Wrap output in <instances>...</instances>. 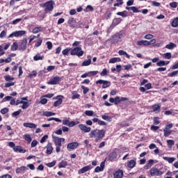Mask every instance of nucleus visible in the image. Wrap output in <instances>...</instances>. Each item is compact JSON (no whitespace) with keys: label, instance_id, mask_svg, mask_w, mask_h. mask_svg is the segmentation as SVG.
<instances>
[{"label":"nucleus","instance_id":"obj_2","mask_svg":"<svg viewBox=\"0 0 178 178\" xmlns=\"http://www.w3.org/2000/svg\"><path fill=\"white\" fill-rule=\"evenodd\" d=\"M123 38H124V33L120 32L111 36L108 40V41H109L111 44H113L114 45H116L117 44H119V42H122V41H123Z\"/></svg>","mask_w":178,"mask_h":178},{"label":"nucleus","instance_id":"obj_10","mask_svg":"<svg viewBox=\"0 0 178 178\" xmlns=\"http://www.w3.org/2000/svg\"><path fill=\"white\" fill-rule=\"evenodd\" d=\"M26 34V31H16L9 35L8 38H13V37H22Z\"/></svg>","mask_w":178,"mask_h":178},{"label":"nucleus","instance_id":"obj_25","mask_svg":"<svg viewBox=\"0 0 178 178\" xmlns=\"http://www.w3.org/2000/svg\"><path fill=\"white\" fill-rule=\"evenodd\" d=\"M14 152H19L20 154H24L26 149H22L21 146H15L13 149Z\"/></svg>","mask_w":178,"mask_h":178},{"label":"nucleus","instance_id":"obj_64","mask_svg":"<svg viewBox=\"0 0 178 178\" xmlns=\"http://www.w3.org/2000/svg\"><path fill=\"white\" fill-rule=\"evenodd\" d=\"M46 45H47V49H52V47H53V45H52V42H46Z\"/></svg>","mask_w":178,"mask_h":178},{"label":"nucleus","instance_id":"obj_8","mask_svg":"<svg viewBox=\"0 0 178 178\" xmlns=\"http://www.w3.org/2000/svg\"><path fill=\"white\" fill-rule=\"evenodd\" d=\"M53 141L56 146L62 147V143H65V138H58L56 136H52Z\"/></svg>","mask_w":178,"mask_h":178},{"label":"nucleus","instance_id":"obj_52","mask_svg":"<svg viewBox=\"0 0 178 178\" xmlns=\"http://www.w3.org/2000/svg\"><path fill=\"white\" fill-rule=\"evenodd\" d=\"M6 81H13L15 80L14 77H11L10 75H6L4 76Z\"/></svg>","mask_w":178,"mask_h":178},{"label":"nucleus","instance_id":"obj_4","mask_svg":"<svg viewBox=\"0 0 178 178\" xmlns=\"http://www.w3.org/2000/svg\"><path fill=\"white\" fill-rule=\"evenodd\" d=\"M29 98L27 97H22L20 99H17L15 105H20L22 104V109H27L29 106H30V103H29Z\"/></svg>","mask_w":178,"mask_h":178},{"label":"nucleus","instance_id":"obj_54","mask_svg":"<svg viewBox=\"0 0 178 178\" xmlns=\"http://www.w3.org/2000/svg\"><path fill=\"white\" fill-rule=\"evenodd\" d=\"M22 113V109H19L14 113H12L13 118H16V116H19Z\"/></svg>","mask_w":178,"mask_h":178},{"label":"nucleus","instance_id":"obj_37","mask_svg":"<svg viewBox=\"0 0 178 178\" xmlns=\"http://www.w3.org/2000/svg\"><path fill=\"white\" fill-rule=\"evenodd\" d=\"M137 45L141 47V45H145V47H148V41L147 40H140L137 42Z\"/></svg>","mask_w":178,"mask_h":178},{"label":"nucleus","instance_id":"obj_44","mask_svg":"<svg viewBox=\"0 0 178 178\" xmlns=\"http://www.w3.org/2000/svg\"><path fill=\"white\" fill-rule=\"evenodd\" d=\"M102 118L103 119V120H107V122H112V118H111L109 115H102Z\"/></svg>","mask_w":178,"mask_h":178},{"label":"nucleus","instance_id":"obj_50","mask_svg":"<svg viewBox=\"0 0 178 178\" xmlns=\"http://www.w3.org/2000/svg\"><path fill=\"white\" fill-rule=\"evenodd\" d=\"M90 65H91V59L83 61L81 66H90Z\"/></svg>","mask_w":178,"mask_h":178},{"label":"nucleus","instance_id":"obj_28","mask_svg":"<svg viewBox=\"0 0 178 178\" xmlns=\"http://www.w3.org/2000/svg\"><path fill=\"white\" fill-rule=\"evenodd\" d=\"M125 9L127 10H132L134 13H138V12H140V10H138V8H137V7L136 6H131V7L127 6Z\"/></svg>","mask_w":178,"mask_h":178},{"label":"nucleus","instance_id":"obj_18","mask_svg":"<svg viewBox=\"0 0 178 178\" xmlns=\"http://www.w3.org/2000/svg\"><path fill=\"white\" fill-rule=\"evenodd\" d=\"M45 148L46 154H47V155H51V154H52V152L54 151V147H52V143H49Z\"/></svg>","mask_w":178,"mask_h":178},{"label":"nucleus","instance_id":"obj_46","mask_svg":"<svg viewBox=\"0 0 178 178\" xmlns=\"http://www.w3.org/2000/svg\"><path fill=\"white\" fill-rule=\"evenodd\" d=\"M84 26H86V22H84L83 21H79V22H78L76 29H83V27H84Z\"/></svg>","mask_w":178,"mask_h":178},{"label":"nucleus","instance_id":"obj_31","mask_svg":"<svg viewBox=\"0 0 178 178\" xmlns=\"http://www.w3.org/2000/svg\"><path fill=\"white\" fill-rule=\"evenodd\" d=\"M44 60V56H41V54H38L35 56H33V60Z\"/></svg>","mask_w":178,"mask_h":178},{"label":"nucleus","instance_id":"obj_53","mask_svg":"<svg viewBox=\"0 0 178 178\" xmlns=\"http://www.w3.org/2000/svg\"><path fill=\"white\" fill-rule=\"evenodd\" d=\"M100 76H102V77L108 76V70H106V68L103 69L102 72L100 73Z\"/></svg>","mask_w":178,"mask_h":178},{"label":"nucleus","instance_id":"obj_24","mask_svg":"<svg viewBox=\"0 0 178 178\" xmlns=\"http://www.w3.org/2000/svg\"><path fill=\"white\" fill-rule=\"evenodd\" d=\"M123 171L122 170H118L114 173L113 176L114 178H123Z\"/></svg>","mask_w":178,"mask_h":178},{"label":"nucleus","instance_id":"obj_12","mask_svg":"<svg viewBox=\"0 0 178 178\" xmlns=\"http://www.w3.org/2000/svg\"><path fill=\"white\" fill-rule=\"evenodd\" d=\"M54 99H56V102L54 103V106H59V105H62V103L63 102V96L62 95H58L56 97H54Z\"/></svg>","mask_w":178,"mask_h":178},{"label":"nucleus","instance_id":"obj_42","mask_svg":"<svg viewBox=\"0 0 178 178\" xmlns=\"http://www.w3.org/2000/svg\"><path fill=\"white\" fill-rule=\"evenodd\" d=\"M168 147L170 149L173 145H175V140H167Z\"/></svg>","mask_w":178,"mask_h":178},{"label":"nucleus","instance_id":"obj_16","mask_svg":"<svg viewBox=\"0 0 178 178\" xmlns=\"http://www.w3.org/2000/svg\"><path fill=\"white\" fill-rule=\"evenodd\" d=\"M67 23L72 29H76L77 27L76 19L73 17L69 18Z\"/></svg>","mask_w":178,"mask_h":178},{"label":"nucleus","instance_id":"obj_38","mask_svg":"<svg viewBox=\"0 0 178 178\" xmlns=\"http://www.w3.org/2000/svg\"><path fill=\"white\" fill-rule=\"evenodd\" d=\"M121 22H122V19H120V18H115L113 21L112 26H113L115 27V26H118V24H120V23Z\"/></svg>","mask_w":178,"mask_h":178},{"label":"nucleus","instance_id":"obj_23","mask_svg":"<svg viewBox=\"0 0 178 178\" xmlns=\"http://www.w3.org/2000/svg\"><path fill=\"white\" fill-rule=\"evenodd\" d=\"M23 126L24 127H29V129H37V125L31 122H24Z\"/></svg>","mask_w":178,"mask_h":178},{"label":"nucleus","instance_id":"obj_34","mask_svg":"<svg viewBox=\"0 0 178 178\" xmlns=\"http://www.w3.org/2000/svg\"><path fill=\"white\" fill-rule=\"evenodd\" d=\"M122 59L119 57H114L109 60V63H116V62H121Z\"/></svg>","mask_w":178,"mask_h":178},{"label":"nucleus","instance_id":"obj_17","mask_svg":"<svg viewBox=\"0 0 178 178\" xmlns=\"http://www.w3.org/2000/svg\"><path fill=\"white\" fill-rule=\"evenodd\" d=\"M91 169H92V167H91V165H86L80 169L78 171V173L79 175H83V173H86V172H88V170H91Z\"/></svg>","mask_w":178,"mask_h":178},{"label":"nucleus","instance_id":"obj_7","mask_svg":"<svg viewBox=\"0 0 178 178\" xmlns=\"http://www.w3.org/2000/svg\"><path fill=\"white\" fill-rule=\"evenodd\" d=\"M19 51H26L27 49V38H24L18 44Z\"/></svg>","mask_w":178,"mask_h":178},{"label":"nucleus","instance_id":"obj_9","mask_svg":"<svg viewBox=\"0 0 178 178\" xmlns=\"http://www.w3.org/2000/svg\"><path fill=\"white\" fill-rule=\"evenodd\" d=\"M26 34V31H16L9 35L8 38H13V37H22Z\"/></svg>","mask_w":178,"mask_h":178},{"label":"nucleus","instance_id":"obj_15","mask_svg":"<svg viewBox=\"0 0 178 178\" xmlns=\"http://www.w3.org/2000/svg\"><path fill=\"white\" fill-rule=\"evenodd\" d=\"M78 127L83 131V133H90L91 132V127H87L83 124H79Z\"/></svg>","mask_w":178,"mask_h":178},{"label":"nucleus","instance_id":"obj_19","mask_svg":"<svg viewBox=\"0 0 178 178\" xmlns=\"http://www.w3.org/2000/svg\"><path fill=\"white\" fill-rule=\"evenodd\" d=\"M77 147H79V143L77 142H72L70 143H68L67 148V149L70 150V149H76V148H77Z\"/></svg>","mask_w":178,"mask_h":178},{"label":"nucleus","instance_id":"obj_30","mask_svg":"<svg viewBox=\"0 0 178 178\" xmlns=\"http://www.w3.org/2000/svg\"><path fill=\"white\" fill-rule=\"evenodd\" d=\"M118 54L120 56H126V58H127L128 59H130V55H129L127 54V52L123 51V50H119L118 51Z\"/></svg>","mask_w":178,"mask_h":178},{"label":"nucleus","instance_id":"obj_41","mask_svg":"<svg viewBox=\"0 0 178 178\" xmlns=\"http://www.w3.org/2000/svg\"><path fill=\"white\" fill-rule=\"evenodd\" d=\"M42 115L43 116H47L48 118L49 116H55L56 113L51 111H44Z\"/></svg>","mask_w":178,"mask_h":178},{"label":"nucleus","instance_id":"obj_21","mask_svg":"<svg viewBox=\"0 0 178 178\" xmlns=\"http://www.w3.org/2000/svg\"><path fill=\"white\" fill-rule=\"evenodd\" d=\"M105 168V162H102L100 166H97L95 169V173H99V172H102L104 168Z\"/></svg>","mask_w":178,"mask_h":178},{"label":"nucleus","instance_id":"obj_63","mask_svg":"<svg viewBox=\"0 0 178 178\" xmlns=\"http://www.w3.org/2000/svg\"><path fill=\"white\" fill-rule=\"evenodd\" d=\"M145 40H152L154 38V35L152 34H147L145 35Z\"/></svg>","mask_w":178,"mask_h":178},{"label":"nucleus","instance_id":"obj_36","mask_svg":"<svg viewBox=\"0 0 178 178\" xmlns=\"http://www.w3.org/2000/svg\"><path fill=\"white\" fill-rule=\"evenodd\" d=\"M162 58L164 59H172V53H165L161 54Z\"/></svg>","mask_w":178,"mask_h":178},{"label":"nucleus","instance_id":"obj_48","mask_svg":"<svg viewBox=\"0 0 178 178\" xmlns=\"http://www.w3.org/2000/svg\"><path fill=\"white\" fill-rule=\"evenodd\" d=\"M67 166V161H63L59 163L58 168H66Z\"/></svg>","mask_w":178,"mask_h":178},{"label":"nucleus","instance_id":"obj_43","mask_svg":"<svg viewBox=\"0 0 178 178\" xmlns=\"http://www.w3.org/2000/svg\"><path fill=\"white\" fill-rule=\"evenodd\" d=\"M76 124H80V122L79 121H71L69 122L68 124V127H74V126H76Z\"/></svg>","mask_w":178,"mask_h":178},{"label":"nucleus","instance_id":"obj_61","mask_svg":"<svg viewBox=\"0 0 178 178\" xmlns=\"http://www.w3.org/2000/svg\"><path fill=\"white\" fill-rule=\"evenodd\" d=\"M7 33L8 32L6 31H1V33H0V38H5V37H6Z\"/></svg>","mask_w":178,"mask_h":178},{"label":"nucleus","instance_id":"obj_45","mask_svg":"<svg viewBox=\"0 0 178 178\" xmlns=\"http://www.w3.org/2000/svg\"><path fill=\"white\" fill-rule=\"evenodd\" d=\"M118 16H122V17H127V11H122L117 13Z\"/></svg>","mask_w":178,"mask_h":178},{"label":"nucleus","instance_id":"obj_56","mask_svg":"<svg viewBox=\"0 0 178 178\" xmlns=\"http://www.w3.org/2000/svg\"><path fill=\"white\" fill-rule=\"evenodd\" d=\"M85 115H86V116H94V111H85Z\"/></svg>","mask_w":178,"mask_h":178},{"label":"nucleus","instance_id":"obj_51","mask_svg":"<svg viewBox=\"0 0 178 178\" xmlns=\"http://www.w3.org/2000/svg\"><path fill=\"white\" fill-rule=\"evenodd\" d=\"M39 37H40V34L38 35L37 36H35V35L30 36L29 40V44H31V42H33V41H34V40H35V38H38Z\"/></svg>","mask_w":178,"mask_h":178},{"label":"nucleus","instance_id":"obj_29","mask_svg":"<svg viewBox=\"0 0 178 178\" xmlns=\"http://www.w3.org/2000/svg\"><path fill=\"white\" fill-rule=\"evenodd\" d=\"M168 63H170V61L160 60L156 63V66H168Z\"/></svg>","mask_w":178,"mask_h":178},{"label":"nucleus","instance_id":"obj_6","mask_svg":"<svg viewBox=\"0 0 178 178\" xmlns=\"http://www.w3.org/2000/svg\"><path fill=\"white\" fill-rule=\"evenodd\" d=\"M70 54L72 56L76 55V56H79V58H80V56H83V55H84V51L81 49V47H77L72 49Z\"/></svg>","mask_w":178,"mask_h":178},{"label":"nucleus","instance_id":"obj_40","mask_svg":"<svg viewBox=\"0 0 178 178\" xmlns=\"http://www.w3.org/2000/svg\"><path fill=\"white\" fill-rule=\"evenodd\" d=\"M17 49H19V44H17V42H15L11 45V51H17Z\"/></svg>","mask_w":178,"mask_h":178},{"label":"nucleus","instance_id":"obj_20","mask_svg":"<svg viewBox=\"0 0 178 178\" xmlns=\"http://www.w3.org/2000/svg\"><path fill=\"white\" fill-rule=\"evenodd\" d=\"M108 159L111 162H113V161H116L118 159V153H116V152H111L108 156Z\"/></svg>","mask_w":178,"mask_h":178},{"label":"nucleus","instance_id":"obj_5","mask_svg":"<svg viewBox=\"0 0 178 178\" xmlns=\"http://www.w3.org/2000/svg\"><path fill=\"white\" fill-rule=\"evenodd\" d=\"M149 173L150 176H152V177H154L155 176H162V175H163L165 172L162 170V168L158 169L156 167H152L149 170Z\"/></svg>","mask_w":178,"mask_h":178},{"label":"nucleus","instance_id":"obj_35","mask_svg":"<svg viewBox=\"0 0 178 178\" xmlns=\"http://www.w3.org/2000/svg\"><path fill=\"white\" fill-rule=\"evenodd\" d=\"M24 138L26 141H27L28 144H30V143H31V141H32L31 136L29 134H26L24 136Z\"/></svg>","mask_w":178,"mask_h":178},{"label":"nucleus","instance_id":"obj_57","mask_svg":"<svg viewBox=\"0 0 178 178\" xmlns=\"http://www.w3.org/2000/svg\"><path fill=\"white\" fill-rule=\"evenodd\" d=\"M41 44H42V39L39 38L36 42L35 47H41Z\"/></svg>","mask_w":178,"mask_h":178},{"label":"nucleus","instance_id":"obj_33","mask_svg":"<svg viewBox=\"0 0 178 178\" xmlns=\"http://www.w3.org/2000/svg\"><path fill=\"white\" fill-rule=\"evenodd\" d=\"M177 45L173 42H170L168 44L165 46L166 49H173L174 48H176Z\"/></svg>","mask_w":178,"mask_h":178},{"label":"nucleus","instance_id":"obj_13","mask_svg":"<svg viewBox=\"0 0 178 178\" xmlns=\"http://www.w3.org/2000/svg\"><path fill=\"white\" fill-rule=\"evenodd\" d=\"M136 165H137V160L136 159H131L127 161V168L128 169H133L134 168H136Z\"/></svg>","mask_w":178,"mask_h":178},{"label":"nucleus","instance_id":"obj_59","mask_svg":"<svg viewBox=\"0 0 178 178\" xmlns=\"http://www.w3.org/2000/svg\"><path fill=\"white\" fill-rule=\"evenodd\" d=\"M81 88L83 90V92L84 95L87 94V92H88V91H89L88 88H87V87H86L84 86H82Z\"/></svg>","mask_w":178,"mask_h":178},{"label":"nucleus","instance_id":"obj_55","mask_svg":"<svg viewBox=\"0 0 178 178\" xmlns=\"http://www.w3.org/2000/svg\"><path fill=\"white\" fill-rule=\"evenodd\" d=\"M70 118H65L63 120V124H64L65 126H69V123H70Z\"/></svg>","mask_w":178,"mask_h":178},{"label":"nucleus","instance_id":"obj_47","mask_svg":"<svg viewBox=\"0 0 178 178\" xmlns=\"http://www.w3.org/2000/svg\"><path fill=\"white\" fill-rule=\"evenodd\" d=\"M172 27H177L178 26V17L174 19L171 24Z\"/></svg>","mask_w":178,"mask_h":178},{"label":"nucleus","instance_id":"obj_27","mask_svg":"<svg viewBox=\"0 0 178 178\" xmlns=\"http://www.w3.org/2000/svg\"><path fill=\"white\" fill-rule=\"evenodd\" d=\"M26 170H27V167L23 165L21 167L17 168L15 172L16 173H22V172H26Z\"/></svg>","mask_w":178,"mask_h":178},{"label":"nucleus","instance_id":"obj_58","mask_svg":"<svg viewBox=\"0 0 178 178\" xmlns=\"http://www.w3.org/2000/svg\"><path fill=\"white\" fill-rule=\"evenodd\" d=\"M47 140H48V135H44L40 140L41 144H44Z\"/></svg>","mask_w":178,"mask_h":178},{"label":"nucleus","instance_id":"obj_14","mask_svg":"<svg viewBox=\"0 0 178 178\" xmlns=\"http://www.w3.org/2000/svg\"><path fill=\"white\" fill-rule=\"evenodd\" d=\"M59 81H62V78L60 76H54L50 79V81L48 82V84H50L51 86H55V84L58 83Z\"/></svg>","mask_w":178,"mask_h":178},{"label":"nucleus","instance_id":"obj_60","mask_svg":"<svg viewBox=\"0 0 178 178\" xmlns=\"http://www.w3.org/2000/svg\"><path fill=\"white\" fill-rule=\"evenodd\" d=\"M124 70H130L132 67L131 64H127L123 66Z\"/></svg>","mask_w":178,"mask_h":178},{"label":"nucleus","instance_id":"obj_32","mask_svg":"<svg viewBox=\"0 0 178 178\" xmlns=\"http://www.w3.org/2000/svg\"><path fill=\"white\" fill-rule=\"evenodd\" d=\"M41 31H42V27L41 26L35 27L32 30L33 34H38V33H41Z\"/></svg>","mask_w":178,"mask_h":178},{"label":"nucleus","instance_id":"obj_1","mask_svg":"<svg viewBox=\"0 0 178 178\" xmlns=\"http://www.w3.org/2000/svg\"><path fill=\"white\" fill-rule=\"evenodd\" d=\"M106 131L104 129H93L89 134L90 138H95V141L98 143L105 137Z\"/></svg>","mask_w":178,"mask_h":178},{"label":"nucleus","instance_id":"obj_39","mask_svg":"<svg viewBox=\"0 0 178 178\" xmlns=\"http://www.w3.org/2000/svg\"><path fill=\"white\" fill-rule=\"evenodd\" d=\"M164 136L169 137L172 134V130L168 129V128H165L163 129Z\"/></svg>","mask_w":178,"mask_h":178},{"label":"nucleus","instance_id":"obj_26","mask_svg":"<svg viewBox=\"0 0 178 178\" xmlns=\"http://www.w3.org/2000/svg\"><path fill=\"white\" fill-rule=\"evenodd\" d=\"M163 159L164 161H166V162H168V163H173V162H175V161H176V158H175V157L163 156Z\"/></svg>","mask_w":178,"mask_h":178},{"label":"nucleus","instance_id":"obj_22","mask_svg":"<svg viewBox=\"0 0 178 178\" xmlns=\"http://www.w3.org/2000/svg\"><path fill=\"white\" fill-rule=\"evenodd\" d=\"M161 104H156L152 106V108L153 109V112H155V113H159L161 112Z\"/></svg>","mask_w":178,"mask_h":178},{"label":"nucleus","instance_id":"obj_11","mask_svg":"<svg viewBox=\"0 0 178 178\" xmlns=\"http://www.w3.org/2000/svg\"><path fill=\"white\" fill-rule=\"evenodd\" d=\"M96 84H102V88H108L111 86V81L99 79L96 81Z\"/></svg>","mask_w":178,"mask_h":178},{"label":"nucleus","instance_id":"obj_49","mask_svg":"<svg viewBox=\"0 0 178 178\" xmlns=\"http://www.w3.org/2000/svg\"><path fill=\"white\" fill-rule=\"evenodd\" d=\"M40 104H42V105H45V104H47L48 102V99H47V98H45V97L42 96L40 97Z\"/></svg>","mask_w":178,"mask_h":178},{"label":"nucleus","instance_id":"obj_62","mask_svg":"<svg viewBox=\"0 0 178 178\" xmlns=\"http://www.w3.org/2000/svg\"><path fill=\"white\" fill-rule=\"evenodd\" d=\"M120 102V97H116L115 98H114L115 105H118Z\"/></svg>","mask_w":178,"mask_h":178},{"label":"nucleus","instance_id":"obj_3","mask_svg":"<svg viewBox=\"0 0 178 178\" xmlns=\"http://www.w3.org/2000/svg\"><path fill=\"white\" fill-rule=\"evenodd\" d=\"M54 5H55L54 1L50 0L44 3L40 4V6L43 8L45 13H48V12H52L54 10Z\"/></svg>","mask_w":178,"mask_h":178}]
</instances>
